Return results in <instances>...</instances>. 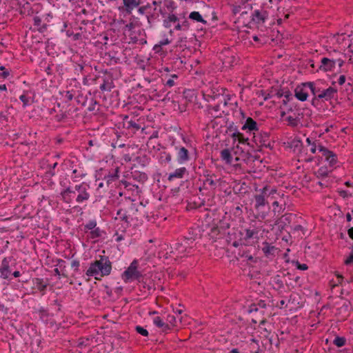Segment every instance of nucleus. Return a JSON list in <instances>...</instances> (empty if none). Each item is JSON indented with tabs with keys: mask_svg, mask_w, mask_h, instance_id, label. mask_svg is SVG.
Wrapping results in <instances>:
<instances>
[{
	"mask_svg": "<svg viewBox=\"0 0 353 353\" xmlns=\"http://www.w3.org/2000/svg\"><path fill=\"white\" fill-rule=\"evenodd\" d=\"M261 193L259 194L254 195V208L258 212V214L256 216V218H262L264 219L265 216V214L262 213H260V211H261L266 205L268 204V202L267 201L266 196H268L270 194H272L276 192V190L272 189L269 193L268 192V188L267 186L263 188L261 190H260Z\"/></svg>",
	"mask_w": 353,
	"mask_h": 353,
	"instance_id": "7ed1b4c3",
	"label": "nucleus"
},
{
	"mask_svg": "<svg viewBox=\"0 0 353 353\" xmlns=\"http://www.w3.org/2000/svg\"><path fill=\"white\" fill-rule=\"evenodd\" d=\"M174 29L177 31H188L190 29V22L188 19L183 15L182 19L174 24Z\"/></svg>",
	"mask_w": 353,
	"mask_h": 353,
	"instance_id": "2eb2a0df",
	"label": "nucleus"
},
{
	"mask_svg": "<svg viewBox=\"0 0 353 353\" xmlns=\"http://www.w3.org/2000/svg\"><path fill=\"white\" fill-rule=\"evenodd\" d=\"M346 339L343 336H336L333 341V343L338 347H341L345 345Z\"/></svg>",
	"mask_w": 353,
	"mask_h": 353,
	"instance_id": "e433bc0d",
	"label": "nucleus"
},
{
	"mask_svg": "<svg viewBox=\"0 0 353 353\" xmlns=\"http://www.w3.org/2000/svg\"><path fill=\"white\" fill-rule=\"evenodd\" d=\"M170 43V41L168 39H164L161 40L157 44L154 46V50L156 52H159L162 48V46L168 45Z\"/></svg>",
	"mask_w": 353,
	"mask_h": 353,
	"instance_id": "58836bf2",
	"label": "nucleus"
},
{
	"mask_svg": "<svg viewBox=\"0 0 353 353\" xmlns=\"http://www.w3.org/2000/svg\"><path fill=\"white\" fill-rule=\"evenodd\" d=\"M221 229L218 226H214L211 228L210 236L212 238H216V236L220 234Z\"/></svg>",
	"mask_w": 353,
	"mask_h": 353,
	"instance_id": "c03bdc74",
	"label": "nucleus"
},
{
	"mask_svg": "<svg viewBox=\"0 0 353 353\" xmlns=\"http://www.w3.org/2000/svg\"><path fill=\"white\" fill-rule=\"evenodd\" d=\"M266 17V11H260L259 10H256L252 13V21L257 23H263Z\"/></svg>",
	"mask_w": 353,
	"mask_h": 353,
	"instance_id": "aec40b11",
	"label": "nucleus"
},
{
	"mask_svg": "<svg viewBox=\"0 0 353 353\" xmlns=\"http://www.w3.org/2000/svg\"><path fill=\"white\" fill-rule=\"evenodd\" d=\"M131 176L134 180L139 182H144L148 179V176L145 172L138 170H132L131 172Z\"/></svg>",
	"mask_w": 353,
	"mask_h": 353,
	"instance_id": "b1692460",
	"label": "nucleus"
},
{
	"mask_svg": "<svg viewBox=\"0 0 353 353\" xmlns=\"http://www.w3.org/2000/svg\"><path fill=\"white\" fill-rule=\"evenodd\" d=\"M16 264V260L13 256L4 257L0 265V277L3 279H9Z\"/></svg>",
	"mask_w": 353,
	"mask_h": 353,
	"instance_id": "20e7f679",
	"label": "nucleus"
},
{
	"mask_svg": "<svg viewBox=\"0 0 353 353\" xmlns=\"http://www.w3.org/2000/svg\"><path fill=\"white\" fill-rule=\"evenodd\" d=\"M303 85L307 86V88H310L314 97H316L320 93L321 89L319 88L316 87L314 82L309 81L303 83Z\"/></svg>",
	"mask_w": 353,
	"mask_h": 353,
	"instance_id": "f704fd0d",
	"label": "nucleus"
},
{
	"mask_svg": "<svg viewBox=\"0 0 353 353\" xmlns=\"http://www.w3.org/2000/svg\"><path fill=\"white\" fill-rule=\"evenodd\" d=\"M175 250L179 254H182L185 252L190 253V251L187 250L186 248L183 245H182V243L181 242L176 243L175 244Z\"/></svg>",
	"mask_w": 353,
	"mask_h": 353,
	"instance_id": "ea45409f",
	"label": "nucleus"
},
{
	"mask_svg": "<svg viewBox=\"0 0 353 353\" xmlns=\"http://www.w3.org/2000/svg\"><path fill=\"white\" fill-rule=\"evenodd\" d=\"M186 239H188L190 243H194V242L197 239V234L194 232L193 230L189 232L188 234L186 236H184Z\"/></svg>",
	"mask_w": 353,
	"mask_h": 353,
	"instance_id": "79ce46f5",
	"label": "nucleus"
},
{
	"mask_svg": "<svg viewBox=\"0 0 353 353\" xmlns=\"http://www.w3.org/2000/svg\"><path fill=\"white\" fill-rule=\"evenodd\" d=\"M167 321L170 324L172 325V326H174L176 323V317L174 315H168Z\"/></svg>",
	"mask_w": 353,
	"mask_h": 353,
	"instance_id": "0e129e2a",
	"label": "nucleus"
},
{
	"mask_svg": "<svg viewBox=\"0 0 353 353\" xmlns=\"http://www.w3.org/2000/svg\"><path fill=\"white\" fill-rule=\"evenodd\" d=\"M123 126L126 129L133 130L134 133L136 132L137 131H138L141 128V126L139 125V124H138L135 121L130 120L128 116H125L123 119Z\"/></svg>",
	"mask_w": 353,
	"mask_h": 353,
	"instance_id": "a211bd4d",
	"label": "nucleus"
},
{
	"mask_svg": "<svg viewBox=\"0 0 353 353\" xmlns=\"http://www.w3.org/2000/svg\"><path fill=\"white\" fill-rule=\"evenodd\" d=\"M254 137L253 141L255 142L256 145L259 143L261 145H266V142L268 141L269 139V134L267 132L261 133L260 132H258V134H256L255 132H254Z\"/></svg>",
	"mask_w": 353,
	"mask_h": 353,
	"instance_id": "4468645a",
	"label": "nucleus"
},
{
	"mask_svg": "<svg viewBox=\"0 0 353 353\" xmlns=\"http://www.w3.org/2000/svg\"><path fill=\"white\" fill-rule=\"evenodd\" d=\"M90 238L96 239L101 236V231L99 228H95L90 231Z\"/></svg>",
	"mask_w": 353,
	"mask_h": 353,
	"instance_id": "37998d69",
	"label": "nucleus"
},
{
	"mask_svg": "<svg viewBox=\"0 0 353 353\" xmlns=\"http://www.w3.org/2000/svg\"><path fill=\"white\" fill-rule=\"evenodd\" d=\"M114 87L112 80L109 78L107 79H103V83L100 85V90L101 91H111V90Z\"/></svg>",
	"mask_w": 353,
	"mask_h": 353,
	"instance_id": "cd10ccee",
	"label": "nucleus"
},
{
	"mask_svg": "<svg viewBox=\"0 0 353 353\" xmlns=\"http://www.w3.org/2000/svg\"><path fill=\"white\" fill-rule=\"evenodd\" d=\"M84 68H85L84 63H77L75 67V70L77 72H83L84 70Z\"/></svg>",
	"mask_w": 353,
	"mask_h": 353,
	"instance_id": "69168bd1",
	"label": "nucleus"
},
{
	"mask_svg": "<svg viewBox=\"0 0 353 353\" xmlns=\"http://www.w3.org/2000/svg\"><path fill=\"white\" fill-rule=\"evenodd\" d=\"M97 105V101L96 100L92 99L91 100V103L89 105V107L88 108V110L89 112L95 111L96 110L95 108H96Z\"/></svg>",
	"mask_w": 353,
	"mask_h": 353,
	"instance_id": "4d7b16f0",
	"label": "nucleus"
},
{
	"mask_svg": "<svg viewBox=\"0 0 353 353\" xmlns=\"http://www.w3.org/2000/svg\"><path fill=\"white\" fill-rule=\"evenodd\" d=\"M277 248L270 243L265 241L263 243L262 251L266 256H274L277 252Z\"/></svg>",
	"mask_w": 353,
	"mask_h": 353,
	"instance_id": "f3484780",
	"label": "nucleus"
},
{
	"mask_svg": "<svg viewBox=\"0 0 353 353\" xmlns=\"http://www.w3.org/2000/svg\"><path fill=\"white\" fill-rule=\"evenodd\" d=\"M325 160L329 163L330 166L333 167L337 162V157L332 151L330 150V154L324 155Z\"/></svg>",
	"mask_w": 353,
	"mask_h": 353,
	"instance_id": "473e14b6",
	"label": "nucleus"
},
{
	"mask_svg": "<svg viewBox=\"0 0 353 353\" xmlns=\"http://www.w3.org/2000/svg\"><path fill=\"white\" fill-rule=\"evenodd\" d=\"M138 262L134 260L130 266L123 272L121 278L125 283H128L132 280H137L141 282L140 279L142 277L141 273L137 270Z\"/></svg>",
	"mask_w": 353,
	"mask_h": 353,
	"instance_id": "39448f33",
	"label": "nucleus"
},
{
	"mask_svg": "<svg viewBox=\"0 0 353 353\" xmlns=\"http://www.w3.org/2000/svg\"><path fill=\"white\" fill-rule=\"evenodd\" d=\"M188 18L192 21L200 22L205 25L207 24V21L203 18V17L199 12L194 11L190 12Z\"/></svg>",
	"mask_w": 353,
	"mask_h": 353,
	"instance_id": "7c9ffc66",
	"label": "nucleus"
},
{
	"mask_svg": "<svg viewBox=\"0 0 353 353\" xmlns=\"http://www.w3.org/2000/svg\"><path fill=\"white\" fill-rule=\"evenodd\" d=\"M184 14H180L179 16H176L174 13H169L168 16L163 19V26L166 28H170L172 25L176 24L177 22L180 21Z\"/></svg>",
	"mask_w": 353,
	"mask_h": 353,
	"instance_id": "9d476101",
	"label": "nucleus"
},
{
	"mask_svg": "<svg viewBox=\"0 0 353 353\" xmlns=\"http://www.w3.org/2000/svg\"><path fill=\"white\" fill-rule=\"evenodd\" d=\"M10 75V71L4 66L0 67V77L3 79L7 78Z\"/></svg>",
	"mask_w": 353,
	"mask_h": 353,
	"instance_id": "09e8293b",
	"label": "nucleus"
},
{
	"mask_svg": "<svg viewBox=\"0 0 353 353\" xmlns=\"http://www.w3.org/2000/svg\"><path fill=\"white\" fill-rule=\"evenodd\" d=\"M163 157H165V161L166 163H170L171 161V160H172V156H171V154L170 153H167V152H163L161 154V158L162 159Z\"/></svg>",
	"mask_w": 353,
	"mask_h": 353,
	"instance_id": "e2e57ef3",
	"label": "nucleus"
},
{
	"mask_svg": "<svg viewBox=\"0 0 353 353\" xmlns=\"http://www.w3.org/2000/svg\"><path fill=\"white\" fill-rule=\"evenodd\" d=\"M34 283L36 285L37 290H39L42 294L45 293L46 289L48 286V283L43 281V279L36 278L34 279Z\"/></svg>",
	"mask_w": 353,
	"mask_h": 353,
	"instance_id": "a878e982",
	"label": "nucleus"
},
{
	"mask_svg": "<svg viewBox=\"0 0 353 353\" xmlns=\"http://www.w3.org/2000/svg\"><path fill=\"white\" fill-rule=\"evenodd\" d=\"M119 168H117L112 173H109L108 175L104 176V180L106 181V183L108 185L112 181H116L119 179Z\"/></svg>",
	"mask_w": 353,
	"mask_h": 353,
	"instance_id": "bb28decb",
	"label": "nucleus"
},
{
	"mask_svg": "<svg viewBox=\"0 0 353 353\" xmlns=\"http://www.w3.org/2000/svg\"><path fill=\"white\" fill-rule=\"evenodd\" d=\"M236 139H238L239 143H242V144H247V145H250L248 141V138H245L243 134L241 133V137H236Z\"/></svg>",
	"mask_w": 353,
	"mask_h": 353,
	"instance_id": "864d4df0",
	"label": "nucleus"
},
{
	"mask_svg": "<svg viewBox=\"0 0 353 353\" xmlns=\"http://www.w3.org/2000/svg\"><path fill=\"white\" fill-rule=\"evenodd\" d=\"M74 94L72 91L68 90L65 92L64 98L67 100V101H70L74 98Z\"/></svg>",
	"mask_w": 353,
	"mask_h": 353,
	"instance_id": "6e6d98bb",
	"label": "nucleus"
},
{
	"mask_svg": "<svg viewBox=\"0 0 353 353\" xmlns=\"http://www.w3.org/2000/svg\"><path fill=\"white\" fill-rule=\"evenodd\" d=\"M34 26L38 28V30L40 32H45L48 28V25L46 23H41V19L39 17L35 16L33 18Z\"/></svg>",
	"mask_w": 353,
	"mask_h": 353,
	"instance_id": "c85d7f7f",
	"label": "nucleus"
},
{
	"mask_svg": "<svg viewBox=\"0 0 353 353\" xmlns=\"http://www.w3.org/2000/svg\"><path fill=\"white\" fill-rule=\"evenodd\" d=\"M135 161L137 163L141 165L142 166H145V157H137L135 158Z\"/></svg>",
	"mask_w": 353,
	"mask_h": 353,
	"instance_id": "bf43d9fd",
	"label": "nucleus"
},
{
	"mask_svg": "<svg viewBox=\"0 0 353 353\" xmlns=\"http://www.w3.org/2000/svg\"><path fill=\"white\" fill-rule=\"evenodd\" d=\"M135 330L140 334H141L142 336H148V332L146 329H145L144 327L140 326V325H137L135 327Z\"/></svg>",
	"mask_w": 353,
	"mask_h": 353,
	"instance_id": "49530a36",
	"label": "nucleus"
},
{
	"mask_svg": "<svg viewBox=\"0 0 353 353\" xmlns=\"http://www.w3.org/2000/svg\"><path fill=\"white\" fill-rule=\"evenodd\" d=\"M317 148L322 153L323 156L330 154V150L321 144L317 145Z\"/></svg>",
	"mask_w": 353,
	"mask_h": 353,
	"instance_id": "603ef678",
	"label": "nucleus"
},
{
	"mask_svg": "<svg viewBox=\"0 0 353 353\" xmlns=\"http://www.w3.org/2000/svg\"><path fill=\"white\" fill-rule=\"evenodd\" d=\"M124 10L128 14H131L132 10L138 7L141 1L139 0H123Z\"/></svg>",
	"mask_w": 353,
	"mask_h": 353,
	"instance_id": "ddd939ff",
	"label": "nucleus"
},
{
	"mask_svg": "<svg viewBox=\"0 0 353 353\" xmlns=\"http://www.w3.org/2000/svg\"><path fill=\"white\" fill-rule=\"evenodd\" d=\"M296 268L301 270H306L308 269V266L305 263H300L299 261L296 262Z\"/></svg>",
	"mask_w": 353,
	"mask_h": 353,
	"instance_id": "680f3d73",
	"label": "nucleus"
},
{
	"mask_svg": "<svg viewBox=\"0 0 353 353\" xmlns=\"http://www.w3.org/2000/svg\"><path fill=\"white\" fill-rule=\"evenodd\" d=\"M186 168L183 167L178 168L174 172L170 173L168 177V181H171L174 178L181 179L183 177L184 174L186 172Z\"/></svg>",
	"mask_w": 353,
	"mask_h": 353,
	"instance_id": "4be33fe9",
	"label": "nucleus"
},
{
	"mask_svg": "<svg viewBox=\"0 0 353 353\" xmlns=\"http://www.w3.org/2000/svg\"><path fill=\"white\" fill-rule=\"evenodd\" d=\"M227 132L231 133V136L234 140H236V137H241V133L238 131V128L234 123L229 125Z\"/></svg>",
	"mask_w": 353,
	"mask_h": 353,
	"instance_id": "2f4dec72",
	"label": "nucleus"
},
{
	"mask_svg": "<svg viewBox=\"0 0 353 353\" xmlns=\"http://www.w3.org/2000/svg\"><path fill=\"white\" fill-rule=\"evenodd\" d=\"M330 57H323L321 60V65L319 66L318 70L323 72H330L334 68V56L330 53Z\"/></svg>",
	"mask_w": 353,
	"mask_h": 353,
	"instance_id": "6e6552de",
	"label": "nucleus"
},
{
	"mask_svg": "<svg viewBox=\"0 0 353 353\" xmlns=\"http://www.w3.org/2000/svg\"><path fill=\"white\" fill-rule=\"evenodd\" d=\"M97 226V221L95 220L89 221L85 225L84 229L86 231L87 230H92L94 229Z\"/></svg>",
	"mask_w": 353,
	"mask_h": 353,
	"instance_id": "a18cd8bd",
	"label": "nucleus"
},
{
	"mask_svg": "<svg viewBox=\"0 0 353 353\" xmlns=\"http://www.w3.org/2000/svg\"><path fill=\"white\" fill-rule=\"evenodd\" d=\"M112 270V263L108 257L101 256L99 260H96L90 263L89 268L87 270L85 274L88 276H94L98 279L97 275L101 276H108Z\"/></svg>",
	"mask_w": 353,
	"mask_h": 353,
	"instance_id": "f03ea898",
	"label": "nucleus"
},
{
	"mask_svg": "<svg viewBox=\"0 0 353 353\" xmlns=\"http://www.w3.org/2000/svg\"><path fill=\"white\" fill-rule=\"evenodd\" d=\"M334 65L337 63L338 65L341 68L343 63L344 61L341 58H334Z\"/></svg>",
	"mask_w": 353,
	"mask_h": 353,
	"instance_id": "338daca9",
	"label": "nucleus"
},
{
	"mask_svg": "<svg viewBox=\"0 0 353 353\" xmlns=\"http://www.w3.org/2000/svg\"><path fill=\"white\" fill-rule=\"evenodd\" d=\"M177 150V161L179 163L187 162L190 159L189 151L183 146H176Z\"/></svg>",
	"mask_w": 353,
	"mask_h": 353,
	"instance_id": "9b49d317",
	"label": "nucleus"
},
{
	"mask_svg": "<svg viewBox=\"0 0 353 353\" xmlns=\"http://www.w3.org/2000/svg\"><path fill=\"white\" fill-rule=\"evenodd\" d=\"M221 157L226 163L231 164L232 163V156L228 149H224L221 152Z\"/></svg>",
	"mask_w": 353,
	"mask_h": 353,
	"instance_id": "72a5a7b5",
	"label": "nucleus"
},
{
	"mask_svg": "<svg viewBox=\"0 0 353 353\" xmlns=\"http://www.w3.org/2000/svg\"><path fill=\"white\" fill-rule=\"evenodd\" d=\"M337 90L333 87H329L327 89L320 91L319 94L317 95V98L322 101H328L334 99L336 97Z\"/></svg>",
	"mask_w": 353,
	"mask_h": 353,
	"instance_id": "1a4fd4ad",
	"label": "nucleus"
},
{
	"mask_svg": "<svg viewBox=\"0 0 353 353\" xmlns=\"http://www.w3.org/2000/svg\"><path fill=\"white\" fill-rule=\"evenodd\" d=\"M292 216L293 215L291 214L283 215L278 221L277 224L279 225V227L283 229L285 225L291 222Z\"/></svg>",
	"mask_w": 353,
	"mask_h": 353,
	"instance_id": "5701e85b",
	"label": "nucleus"
},
{
	"mask_svg": "<svg viewBox=\"0 0 353 353\" xmlns=\"http://www.w3.org/2000/svg\"><path fill=\"white\" fill-rule=\"evenodd\" d=\"M336 276L337 277V282L334 283L333 281H330V286L332 288H334L336 286H338L339 285H341L343 281V276L341 274L336 273Z\"/></svg>",
	"mask_w": 353,
	"mask_h": 353,
	"instance_id": "a19ab883",
	"label": "nucleus"
},
{
	"mask_svg": "<svg viewBox=\"0 0 353 353\" xmlns=\"http://www.w3.org/2000/svg\"><path fill=\"white\" fill-rule=\"evenodd\" d=\"M227 105V101L224 99L223 101H221L218 104L211 106L209 105L207 108V114L209 117L210 119H214V118H218L221 117V114L224 112V110H221V106H226Z\"/></svg>",
	"mask_w": 353,
	"mask_h": 353,
	"instance_id": "0eeeda50",
	"label": "nucleus"
},
{
	"mask_svg": "<svg viewBox=\"0 0 353 353\" xmlns=\"http://www.w3.org/2000/svg\"><path fill=\"white\" fill-rule=\"evenodd\" d=\"M303 118V113L296 112L293 113V115H289L286 118V121L292 126H296L298 123Z\"/></svg>",
	"mask_w": 353,
	"mask_h": 353,
	"instance_id": "412c9836",
	"label": "nucleus"
},
{
	"mask_svg": "<svg viewBox=\"0 0 353 353\" xmlns=\"http://www.w3.org/2000/svg\"><path fill=\"white\" fill-rule=\"evenodd\" d=\"M236 139H238L239 143H242V144H247V145H250L248 141V138H245L243 134L241 133V137H236Z\"/></svg>",
	"mask_w": 353,
	"mask_h": 353,
	"instance_id": "5fc2aeb1",
	"label": "nucleus"
},
{
	"mask_svg": "<svg viewBox=\"0 0 353 353\" xmlns=\"http://www.w3.org/2000/svg\"><path fill=\"white\" fill-rule=\"evenodd\" d=\"M344 264L345 265H353V253H351L350 256L344 261Z\"/></svg>",
	"mask_w": 353,
	"mask_h": 353,
	"instance_id": "052dcab7",
	"label": "nucleus"
},
{
	"mask_svg": "<svg viewBox=\"0 0 353 353\" xmlns=\"http://www.w3.org/2000/svg\"><path fill=\"white\" fill-rule=\"evenodd\" d=\"M89 185L85 183L69 186L61 192V196L63 202L66 203H72L73 199L78 203H81L90 199V194L88 192Z\"/></svg>",
	"mask_w": 353,
	"mask_h": 353,
	"instance_id": "f257e3e1",
	"label": "nucleus"
},
{
	"mask_svg": "<svg viewBox=\"0 0 353 353\" xmlns=\"http://www.w3.org/2000/svg\"><path fill=\"white\" fill-rule=\"evenodd\" d=\"M181 243H182V245H183L187 250H189L190 252V250L192 248V243H190L188 239L183 237V239L181 240Z\"/></svg>",
	"mask_w": 353,
	"mask_h": 353,
	"instance_id": "de8ad7c7",
	"label": "nucleus"
},
{
	"mask_svg": "<svg viewBox=\"0 0 353 353\" xmlns=\"http://www.w3.org/2000/svg\"><path fill=\"white\" fill-rule=\"evenodd\" d=\"M272 279L274 284V289L277 291H280L284 288L283 281H282L280 275L277 274L272 277Z\"/></svg>",
	"mask_w": 353,
	"mask_h": 353,
	"instance_id": "c756f323",
	"label": "nucleus"
},
{
	"mask_svg": "<svg viewBox=\"0 0 353 353\" xmlns=\"http://www.w3.org/2000/svg\"><path fill=\"white\" fill-rule=\"evenodd\" d=\"M305 87L302 83L301 85H298L294 90L295 97L301 101H305L307 99L308 94L305 90Z\"/></svg>",
	"mask_w": 353,
	"mask_h": 353,
	"instance_id": "f8f14e48",
	"label": "nucleus"
},
{
	"mask_svg": "<svg viewBox=\"0 0 353 353\" xmlns=\"http://www.w3.org/2000/svg\"><path fill=\"white\" fill-rule=\"evenodd\" d=\"M284 94H283V97L285 98V99L283 101V104H286L288 101H290L291 99H293V97L292 93L289 90H285Z\"/></svg>",
	"mask_w": 353,
	"mask_h": 353,
	"instance_id": "8fccbe9b",
	"label": "nucleus"
},
{
	"mask_svg": "<svg viewBox=\"0 0 353 353\" xmlns=\"http://www.w3.org/2000/svg\"><path fill=\"white\" fill-rule=\"evenodd\" d=\"M203 176L205 177L203 184L205 185H208L212 190H215L217 185L220 183L221 179L208 170L203 171Z\"/></svg>",
	"mask_w": 353,
	"mask_h": 353,
	"instance_id": "423d86ee",
	"label": "nucleus"
},
{
	"mask_svg": "<svg viewBox=\"0 0 353 353\" xmlns=\"http://www.w3.org/2000/svg\"><path fill=\"white\" fill-rule=\"evenodd\" d=\"M129 217L127 214L125 210L123 209H119L117 212V216L115 217V220H120L124 222L123 228H126L130 226Z\"/></svg>",
	"mask_w": 353,
	"mask_h": 353,
	"instance_id": "6ab92c4d",
	"label": "nucleus"
},
{
	"mask_svg": "<svg viewBox=\"0 0 353 353\" xmlns=\"http://www.w3.org/2000/svg\"><path fill=\"white\" fill-rule=\"evenodd\" d=\"M258 233H259V230H257L256 228H253V229H251V228H248V229H245V236H244V239L245 240H249V239H259L257 235H258Z\"/></svg>",
	"mask_w": 353,
	"mask_h": 353,
	"instance_id": "393cba45",
	"label": "nucleus"
},
{
	"mask_svg": "<svg viewBox=\"0 0 353 353\" xmlns=\"http://www.w3.org/2000/svg\"><path fill=\"white\" fill-rule=\"evenodd\" d=\"M131 42L133 43H139L140 45H143L147 43L146 39L144 37L138 38L136 35L131 34L130 35Z\"/></svg>",
	"mask_w": 353,
	"mask_h": 353,
	"instance_id": "4c0bfd02",
	"label": "nucleus"
},
{
	"mask_svg": "<svg viewBox=\"0 0 353 353\" xmlns=\"http://www.w3.org/2000/svg\"><path fill=\"white\" fill-rule=\"evenodd\" d=\"M19 99L22 101L24 107L30 104L29 99L25 94L21 95Z\"/></svg>",
	"mask_w": 353,
	"mask_h": 353,
	"instance_id": "13d9d810",
	"label": "nucleus"
},
{
	"mask_svg": "<svg viewBox=\"0 0 353 353\" xmlns=\"http://www.w3.org/2000/svg\"><path fill=\"white\" fill-rule=\"evenodd\" d=\"M331 171L328 170L327 167L321 166L318 169V170L315 172V174L319 179H324L328 176V174Z\"/></svg>",
	"mask_w": 353,
	"mask_h": 353,
	"instance_id": "c9c22d12",
	"label": "nucleus"
},
{
	"mask_svg": "<svg viewBox=\"0 0 353 353\" xmlns=\"http://www.w3.org/2000/svg\"><path fill=\"white\" fill-rule=\"evenodd\" d=\"M242 130H248L252 132H259V128L256 122L251 117L247 118L245 123L242 127Z\"/></svg>",
	"mask_w": 353,
	"mask_h": 353,
	"instance_id": "dca6fc26",
	"label": "nucleus"
},
{
	"mask_svg": "<svg viewBox=\"0 0 353 353\" xmlns=\"http://www.w3.org/2000/svg\"><path fill=\"white\" fill-rule=\"evenodd\" d=\"M292 230H293V232L296 233V232H299V231L303 232L304 229L302 225H296L293 227Z\"/></svg>",
	"mask_w": 353,
	"mask_h": 353,
	"instance_id": "774afa93",
	"label": "nucleus"
},
{
	"mask_svg": "<svg viewBox=\"0 0 353 353\" xmlns=\"http://www.w3.org/2000/svg\"><path fill=\"white\" fill-rule=\"evenodd\" d=\"M153 323L158 327H162V326H163L165 323L159 316H156L153 319Z\"/></svg>",
	"mask_w": 353,
	"mask_h": 353,
	"instance_id": "3c124183",
	"label": "nucleus"
}]
</instances>
